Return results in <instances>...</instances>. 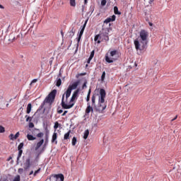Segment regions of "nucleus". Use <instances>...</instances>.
<instances>
[{
	"instance_id": "obj_1",
	"label": "nucleus",
	"mask_w": 181,
	"mask_h": 181,
	"mask_svg": "<svg viewBox=\"0 0 181 181\" xmlns=\"http://www.w3.org/2000/svg\"><path fill=\"white\" fill-rule=\"evenodd\" d=\"M80 92L79 88H77L76 90L74 92V94L72 95L71 98V100L69 104H67L66 98L65 100V95L66 94H63L62 98V103L61 105L64 110H69L70 108L73 107L74 106V101L78 98V93Z\"/></svg>"
},
{
	"instance_id": "obj_2",
	"label": "nucleus",
	"mask_w": 181,
	"mask_h": 181,
	"mask_svg": "<svg viewBox=\"0 0 181 181\" xmlns=\"http://www.w3.org/2000/svg\"><path fill=\"white\" fill-rule=\"evenodd\" d=\"M106 92L104 88H100V96L98 97V106L96 108V110L102 113L107 107V105L105 104V101Z\"/></svg>"
},
{
	"instance_id": "obj_3",
	"label": "nucleus",
	"mask_w": 181,
	"mask_h": 181,
	"mask_svg": "<svg viewBox=\"0 0 181 181\" xmlns=\"http://www.w3.org/2000/svg\"><path fill=\"white\" fill-rule=\"evenodd\" d=\"M121 53L119 52V51L114 49L110 52L109 56L108 54H105V61L107 63H113L114 62H116V60L119 59Z\"/></svg>"
},
{
	"instance_id": "obj_4",
	"label": "nucleus",
	"mask_w": 181,
	"mask_h": 181,
	"mask_svg": "<svg viewBox=\"0 0 181 181\" xmlns=\"http://www.w3.org/2000/svg\"><path fill=\"white\" fill-rule=\"evenodd\" d=\"M57 94V90H53L51 92H49V94L45 98L43 103L41 104V107L45 106L46 103H49V105H52L55 100Z\"/></svg>"
},
{
	"instance_id": "obj_5",
	"label": "nucleus",
	"mask_w": 181,
	"mask_h": 181,
	"mask_svg": "<svg viewBox=\"0 0 181 181\" xmlns=\"http://www.w3.org/2000/svg\"><path fill=\"white\" fill-rule=\"evenodd\" d=\"M149 36L148 32L146 31V30H141L139 33V41L144 47V45H147V39Z\"/></svg>"
},
{
	"instance_id": "obj_6",
	"label": "nucleus",
	"mask_w": 181,
	"mask_h": 181,
	"mask_svg": "<svg viewBox=\"0 0 181 181\" xmlns=\"http://www.w3.org/2000/svg\"><path fill=\"white\" fill-rule=\"evenodd\" d=\"M79 81H76L71 85H69L66 91L65 92L66 95V101H67L68 98L70 97L72 90H76L77 87L78 86Z\"/></svg>"
},
{
	"instance_id": "obj_7",
	"label": "nucleus",
	"mask_w": 181,
	"mask_h": 181,
	"mask_svg": "<svg viewBox=\"0 0 181 181\" xmlns=\"http://www.w3.org/2000/svg\"><path fill=\"white\" fill-rule=\"evenodd\" d=\"M88 21V18L86 20L84 25L83 26H81V30H80L78 37L77 38V42H78L77 46L78 47V42L81 40L82 35L84 33V30H85V28H86Z\"/></svg>"
},
{
	"instance_id": "obj_8",
	"label": "nucleus",
	"mask_w": 181,
	"mask_h": 181,
	"mask_svg": "<svg viewBox=\"0 0 181 181\" xmlns=\"http://www.w3.org/2000/svg\"><path fill=\"white\" fill-rule=\"evenodd\" d=\"M93 111H94V109L93 108V107H91L90 104L88 103V107H86V109L85 110V115L89 116L90 112L93 113Z\"/></svg>"
},
{
	"instance_id": "obj_9",
	"label": "nucleus",
	"mask_w": 181,
	"mask_h": 181,
	"mask_svg": "<svg viewBox=\"0 0 181 181\" xmlns=\"http://www.w3.org/2000/svg\"><path fill=\"white\" fill-rule=\"evenodd\" d=\"M25 170L29 169L32 165L30 158H27L23 164Z\"/></svg>"
},
{
	"instance_id": "obj_10",
	"label": "nucleus",
	"mask_w": 181,
	"mask_h": 181,
	"mask_svg": "<svg viewBox=\"0 0 181 181\" xmlns=\"http://www.w3.org/2000/svg\"><path fill=\"white\" fill-rule=\"evenodd\" d=\"M19 136H20V132H18L17 133H16V134H13V133H11L9 136H8V138H9V139L11 140V141H15V140H16L18 137H19Z\"/></svg>"
},
{
	"instance_id": "obj_11",
	"label": "nucleus",
	"mask_w": 181,
	"mask_h": 181,
	"mask_svg": "<svg viewBox=\"0 0 181 181\" xmlns=\"http://www.w3.org/2000/svg\"><path fill=\"white\" fill-rule=\"evenodd\" d=\"M116 19V16L113 15L110 18H107L105 21L104 23L108 24L110 23L111 21H115Z\"/></svg>"
},
{
	"instance_id": "obj_12",
	"label": "nucleus",
	"mask_w": 181,
	"mask_h": 181,
	"mask_svg": "<svg viewBox=\"0 0 181 181\" xmlns=\"http://www.w3.org/2000/svg\"><path fill=\"white\" fill-rule=\"evenodd\" d=\"M134 43L135 48H136V51H139V49L141 50V43L139 42V40H134Z\"/></svg>"
},
{
	"instance_id": "obj_13",
	"label": "nucleus",
	"mask_w": 181,
	"mask_h": 181,
	"mask_svg": "<svg viewBox=\"0 0 181 181\" xmlns=\"http://www.w3.org/2000/svg\"><path fill=\"white\" fill-rule=\"evenodd\" d=\"M45 142V139H42L40 140L39 142L37 143L36 146H35V151H37V149H39L42 145H43Z\"/></svg>"
},
{
	"instance_id": "obj_14",
	"label": "nucleus",
	"mask_w": 181,
	"mask_h": 181,
	"mask_svg": "<svg viewBox=\"0 0 181 181\" xmlns=\"http://www.w3.org/2000/svg\"><path fill=\"white\" fill-rule=\"evenodd\" d=\"M52 142V144L55 143V144H57V132L53 133Z\"/></svg>"
},
{
	"instance_id": "obj_15",
	"label": "nucleus",
	"mask_w": 181,
	"mask_h": 181,
	"mask_svg": "<svg viewBox=\"0 0 181 181\" xmlns=\"http://www.w3.org/2000/svg\"><path fill=\"white\" fill-rule=\"evenodd\" d=\"M76 30L74 29V27H72L71 29V31L69 32V38L71 39L73 38V36L75 35Z\"/></svg>"
},
{
	"instance_id": "obj_16",
	"label": "nucleus",
	"mask_w": 181,
	"mask_h": 181,
	"mask_svg": "<svg viewBox=\"0 0 181 181\" xmlns=\"http://www.w3.org/2000/svg\"><path fill=\"white\" fill-rule=\"evenodd\" d=\"M95 56V50L91 51L90 52V56L89 57L88 59V64H90V60L93 59V57Z\"/></svg>"
},
{
	"instance_id": "obj_17",
	"label": "nucleus",
	"mask_w": 181,
	"mask_h": 181,
	"mask_svg": "<svg viewBox=\"0 0 181 181\" xmlns=\"http://www.w3.org/2000/svg\"><path fill=\"white\" fill-rule=\"evenodd\" d=\"M100 35L103 36V37L108 35V30L107 29H103Z\"/></svg>"
},
{
	"instance_id": "obj_18",
	"label": "nucleus",
	"mask_w": 181,
	"mask_h": 181,
	"mask_svg": "<svg viewBox=\"0 0 181 181\" xmlns=\"http://www.w3.org/2000/svg\"><path fill=\"white\" fill-rule=\"evenodd\" d=\"M70 134H71V129H69V131L66 132V134H64V139L68 140L69 139H70Z\"/></svg>"
},
{
	"instance_id": "obj_19",
	"label": "nucleus",
	"mask_w": 181,
	"mask_h": 181,
	"mask_svg": "<svg viewBox=\"0 0 181 181\" xmlns=\"http://www.w3.org/2000/svg\"><path fill=\"white\" fill-rule=\"evenodd\" d=\"M100 35H97L95 36V38H94L95 42H97L98 44L101 42Z\"/></svg>"
},
{
	"instance_id": "obj_20",
	"label": "nucleus",
	"mask_w": 181,
	"mask_h": 181,
	"mask_svg": "<svg viewBox=\"0 0 181 181\" xmlns=\"http://www.w3.org/2000/svg\"><path fill=\"white\" fill-rule=\"evenodd\" d=\"M31 111H32V104L29 103V104H28L26 112H27V114H30L31 112Z\"/></svg>"
},
{
	"instance_id": "obj_21",
	"label": "nucleus",
	"mask_w": 181,
	"mask_h": 181,
	"mask_svg": "<svg viewBox=\"0 0 181 181\" xmlns=\"http://www.w3.org/2000/svg\"><path fill=\"white\" fill-rule=\"evenodd\" d=\"M90 134V131L89 129H86L84 132V136H83V139H85V140H87V138L89 136Z\"/></svg>"
},
{
	"instance_id": "obj_22",
	"label": "nucleus",
	"mask_w": 181,
	"mask_h": 181,
	"mask_svg": "<svg viewBox=\"0 0 181 181\" xmlns=\"http://www.w3.org/2000/svg\"><path fill=\"white\" fill-rule=\"evenodd\" d=\"M27 138H28V141H35V140H36V137L31 135V134H28Z\"/></svg>"
},
{
	"instance_id": "obj_23",
	"label": "nucleus",
	"mask_w": 181,
	"mask_h": 181,
	"mask_svg": "<svg viewBox=\"0 0 181 181\" xmlns=\"http://www.w3.org/2000/svg\"><path fill=\"white\" fill-rule=\"evenodd\" d=\"M91 100H92V107H95V100H96L95 95H93Z\"/></svg>"
},
{
	"instance_id": "obj_24",
	"label": "nucleus",
	"mask_w": 181,
	"mask_h": 181,
	"mask_svg": "<svg viewBox=\"0 0 181 181\" xmlns=\"http://www.w3.org/2000/svg\"><path fill=\"white\" fill-rule=\"evenodd\" d=\"M62 81L61 78H57V83H56V86H57V87H59V86L62 85Z\"/></svg>"
},
{
	"instance_id": "obj_25",
	"label": "nucleus",
	"mask_w": 181,
	"mask_h": 181,
	"mask_svg": "<svg viewBox=\"0 0 181 181\" xmlns=\"http://www.w3.org/2000/svg\"><path fill=\"white\" fill-rule=\"evenodd\" d=\"M54 177L60 178V181L64 180V176L63 174H58L57 175H55Z\"/></svg>"
},
{
	"instance_id": "obj_26",
	"label": "nucleus",
	"mask_w": 181,
	"mask_h": 181,
	"mask_svg": "<svg viewBox=\"0 0 181 181\" xmlns=\"http://www.w3.org/2000/svg\"><path fill=\"white\" fill-rule=\"evenodd\" d=\"M23 150L22 149H18V155L17 156V160L19 161V159L21 158V156L23 154Z\"/></svg>"
},
{
	"instance_id": "obj_27",
	"label": "nucleus",
	"mask_w": 181,
	"mask_h": 181,
	"mask_svg": "<svg viewBox=\"0 0 181 181\" xmlns=\"http://www.w3.org/2000/svg\"><path fill=\"white\" fill-rule=\"evenodd\" d=\"M114 12H115V14H116V15H121V12L119 11V9L117 7V6H115L114 8Z\"/></svg>"
},
{
	"instance_id": "obj_28",
	"label": "nucleus",
	"mask_w": 181,
	"mask_h": 181,
	"mask_svg": "<svg viewBox=\"0 0 181 181\" xmlns=\"http://www.w3.org/2000/svg\"><path fill=\"white\" fill-rule=\"evenodd\" d=\"M69 1H70L69 4L71 6L76 7V0H69Z\"/></svg>"
},
{
	"instance_id": "obj_29",
	"label": "nucleus",
	"mask_w": 181,
	"mask_h": 181,
	"mask_svg": "<svg viewBox=\"0 0 181 181\" xmlns=\"http://www.w3.org/2000/svg\"><path fill=\"white\" fill-rule=\"evenodd\" d=\"M25 118H26V122H30H30H32V120H33V117H31L30 116H28V115H25Z\"/></svg>"
},
{
	"instance_id": "obj_30",
	"label": "nucleus",
	"mask_w": 181,
	"mask_h": 181,
	"mask_svg": "<svg viewBox=\"0 0 181 181\" xmlns=\"http://www.w3.org/2000/svg\"><path fill=\"white\" fill-rule=\"evenodd\" d=\"M76 142H77V139H76V136H74V138L72 139L71 144H72L73 146H76Z\"/></svg>"
},
{
	"instance_id": "obj_31",
	"label": "nucleus",
	"mask_w": 181,
	"mask_h": 181,
	"mask_svg": "<svg viewBox=\"0 0 181 181\" xmlns=\"http://www.w3.org/2000/svg\"><path fill=\"white\" fill-rule=\"evenodd\" d=\"M36 136L37 138H42L44 136V133L43 132H39L37 134Z\"/></svg>"
},
{
	"instance_id": "obj_32",
	"label": "nucleus",
	"mask_w": 181,
	"mask_h": 181,
	"mask_svg": "<svg viewBox=\"0 0 181 181\" xmlns=\"http://www.w3.org/2000/svg\"><path fill=\"white\" fill-rule=\"evenodd\" d=\"M105 71H103V73L101 75V81L103 82V81L105 79Z\"/></svg>"
},
{
	"instance_id": "obj_33",
	"label": "nucleus",
	"mask_w": 181,
	"mask_h": 181,
	"mask_svg": "<svg viewBox=\"0 0 181 181\" xmlns=\"http://www.w3.org/2000/svg\"><path fill=\"white\" fill-rule=\"evenodd\" d=\"M4 132H5V128L4 126L0 125V134H3Z\"/></svg>"
},
{
	"instance_id": "obj_34",
	"label": "nucleus",
	"mask_w": 181,
	"mask_h": 181,
	"mask_svg": "<svg viewBox=\"0 0 181 181\" xmlns=\"http://www.w3.org/2000/svg\"><path fill=\"white\" fill-rule=\"evenodd\" d=\"M13 181H21V176L20 175L16 176Z\"/></svg>"
},
{
	"instance_id": "obj_35",
	"label": "nucleus",
	"mask_w": 181,
	"mask_h": 181,
	"mask_svg": "<svg viewBox=\"0 0 181 181\" xmlns=\"http://www.w3.org/2000/svg\"><path fill=\"white\" fill-rule=\"evenodd\" d=\"M28 127H29V128H34V127H35L34 123L30 122L29 124H28Z\"/></svg>"
},
{
	"instance_id": "obj_36",
	"label": "nucleus",
	"mask_w": 181,
	"mask_h": 181,
	"mask_svg": "<svg viewBox=\"0 0 181 181\" xmlns=\"http://www.w3.org/2000/svg\"><path fill=\"white\" fill-rule=\"evenodd\" d=\"M59 122H55V124H54V128L55 129V130H57V128H59Z\"/></svg>"
},
{
	"instance_id": "obj_37",
	"label": "nucleus",
	"mask_w": 181,
	"mask_h": 181,
	"mask_svg": "<svg viewBox=\"0 0 181 181\" xmlns=\"http://www.w3.org/2000/svg\"><path fill=\"white\" fill-rule=\"evenodd\" d=\"M24 147V143H20L19 146H18V149H22Z\"/></svg>"
},
{
	"instance_id": "obj_38",
	"label": "nucleus",
	"mask_w": 181,
	"mask_h": 181,
	"mask_svg": "<svg viewBox=\"0 0 181 181\" xmlns=\"http://www.w3.org/2000/svg\"><path fill=\"white\" fill-rule=\"evenodd\" d=\"M18 173H19V175H22V173H24V169H23V168H19V169L18 170Z\"/></svg>"
},
{
	"instance_id": "obj_39",
	"label": "nucleus",
	"mask_w": 181,
	"mask_h": 181,
	"mask_svg": "<svg viewBox=\"0 0 181 181\" xmlns=\"http://www.w3.org/2000/svg\"><path fill=\"white\" fill-rule=\"evenodd\" d=\"M85 88H87V81H86L82 86V89H85Z\"/></svg>"
},
{
	"instance_id": "obj_40",
	"label": "nucleus",
	"mask_w": 181,
	"mask_h": 181,
	"mask_svg": "<svg viewBox=\"0 0 181 181\" xmlns=\"http://www.w3.org/2000/svg\"><path fill=\"white\" fill-rule=\"evenodd\" d=\"M40 168H39L38 170H35V173H33V176H36L37 175V173H39L40 172Z\"/></svg>"
},
{
	"instance_id": "obj_41",
	"label": "nucleus",
	"mask_w": 181,
	"mask_h": 181,
	"mask_svg": "<svg viewBox=\"0 0 181 181\" xmlns=\"http://www.w3.org/2000/svg\"><path fill=\"white\" fill-rule=\"evenodd\" d=\"M107 3V0H102L101 1V5L102 6H105Z\"/></svg>"
},
{
	"instance_id": "obj_42",
	"label": "nucleus",
	"mask_w": 181,
	"mask_h": 181,
	"mask_svg": "<svg viewBox=\"0 0 181 181\" xmlns=\"http://www.w3.org/2000/svg\"><path fill=\"white\" fill-rule=\"evenodd\" d=\"M104 40H105V41H109V36H108V35H105V36L104 37Z\"/></svg>"
},
{
	"instance_id": "obj_43",
	"label": "nucleus",
	"mask_w": 181,
	"mask_h": 181,
	"mask_svg": "<svg viewBox=\"0 0 181 181\" xmlns=\"http://www.w3.org/2000/svg\"><path fill=\"white\" fill-rule=\"evenodd\" d=\"M37 79H33L32 81H31V83L30 84H32V83H37Z\"/></svg>"
},
{
	"instance_id": "obj_44",
	"label": "nucleus",
	"mask_w": 181,
	"mask_h": 181,
	"mask_svg": "<svg viewBox=\"0 0 181 181\" xmlns=\"http://www.w3.org/2000/svg\"><path fill=\"white\" fill-rule=\"evenodd\" d=\"M90 96H89L88 95H87L86 101H87L88 103H89V101H90Z\"/></svg>"
},
{
	"instance_id": "obj_45",
	"label": "nucleus",
	"mask_w": 181,
	"mask_h": 181,
	"mask_svg": "<svg viewBox=\"0 0 181 181\" xmlns=\"http://www.w3.org/2000/svg\"><path fill=\"white\" fill-rule=\"evenodd\" d=\"M67 113H68V111L66 110V111H64V112H63V114L62 115V117H64L65 115H66Z\"/></svg>"
},
{
	"instance_id": "obj_46",
	"label": "nucleus",
	"mask_w": 181,
	"mask_h": 181,
	"mask_svg": "<svg viewBox=\"0 0 181 181\" xmlns=\"http://www.w3.org/2000/svg\"><path fill=\"white\" fill-rule=\"evenodd\" d=\"M63 112L62 109H60L59 110H57V113L62 114Z\"/></svg>"
},
{
	"instance_id": "obj_47",
	"label": "nucleus",
	"mask_w": 181,
	"mask_h": 181,
	"mask_svg": "<svg viewBox=\"0 0 181 181\" xmlns=\"http://www.w3.org/2000/svg\"><path fill=\"white\" fill-rule=\"evenodd\" d=\"M90 93H91V89L90 88V90H89L88 92V95L89 97H90Z\"/></svg>"
},
{
	"instance_id": "obj_48",
	"label": "nucleus",
	"mask_w": 181,
	"mask_h": 181,
	"mask_svg": "<svg viewBox=\"0 0 181 181\" xmlns=\"http://www.w3.org/2000/svg\"><path fill=\"white\" fill-rule=\"evenodd\" d=\"M177 115H176V116L175 117V118L172 119V122H173V121L176 120V119H177Z\"/></svg>"
},
{
	"instance_id": "obj_49",
	"label": "nucleus",
	"mask_w": 181,
	"mask_h": 181,
	"mask_svg": "<svg viewBox=\"0 0 181 181\" xmlns=\"http://www.w3.org/2000/svg\"><path fill=\"white\" fill-rule=\"evenodd\" d=\"M49 140V136L47 135L46 138H45V142H47Z\"/></svg>"
},
{
	"instance_id": "obj_50",
	"label": "nucleus",
	"mask_w": 181,
	"mask_h": 181,
	"mask_svg": "<svg viewBox=\"0 0 181 181\" xmlns=\"http://www.w3.org/2000/svg\"><path fill=\"white\" fill-rule=\"evenodd\" d=\"M12 159V156H9L8 158L7 159V161H11Z\"/></svg>"
},
{
	"instance_id": "obj_51",
	"label": "nucleus",
	"mask_w": 181,
	"mask_h": 181,
	"mask_svg": "<svg viewBox=\"0 0 181 181\" xmlns=\"http://www.w3.org/2000/svg\"><path fill=\"white\" fill-rule=\"evenodd\" d=\"M90 10L91 11V13H93V12L94 11V8L90 7Z\"/></svg>"
},
{
	"instance_id": "obj_52",
	"label": "nucleus",
	"mask_w": 181,
	"mask_h": 181,
	"mask_svg": "<svg viewBox=\"0 0 181 181\" xmlns=\"http://www.w3.org/2000/svg\"><path fill=\"white\" fill-rule=\"evenodd\" d=\"M86 73H81L80 74V76H86Z\"/></svg>"
},
{
	"instance_id": "obj_53",
	"label": "nucleus",
	"mask_w": 181,
	"mask_h": 181,
	"mask_svg": "<svg viewBox=\"0 0 181 181\" xmlns=\"http://www.w3.org/2000/svg\"><path fill=\"white\" fill-rule=\"evenodd\" d=\"M40 109H37V111L35 112V114L39 113V112H40Z\"/></svg>"
},
{
	"instance_id": "obj_54",
	"label": "nucleus",
	"mask_w": 181,
	"mask_h": 181,
	"mask_svg": "<svg viewBox=\"0 0 181 181\" xmlns=\"http://www.w3.org/2000/svg\"><path fill=\"white\" fill-rule=\"evenodd\" d=\"M33 173H34V171H33V170H31V171L30 172L29 175H32L33 174Z\"/></svg>"
},
{
	"instance_id": "obj_55",
	"label": "nucleus",
	"mask_w": 181,
	"mask_h": 181,
	"mask_svg": "<svg viewBox=\"0 0 181 181\" xmlns=\"http://www.w3.org/2000/svg\"><path fill=\"white\" fill-rule=\"evenodd\" d=\"M148 25H150V27H152V25H153V24H152L151 22H149V23H148Z\"/></svg>"
},
{
	"instance_id": "obj_56",
	"label": "nucleus",
	"mask_w": 181,
	"mask_h": 181,
	"mask_svg": "<svg viewBox=\"0 0 181 181\" xmlns=\"http://www.w3.org/2000/svg\"><path fill=\"white\" fill-rule=\"evenodd\" d=\"M84 8H85V6H82V12L84 11Z\"/></svg>"
},
{
	"instance_id": "obj_57",
	"label": "nucleus",
	"mask_w": 181,
	"mask_h": 181,
	"mask_svg": "<svg viewBox=\"0 0 181 181\" xmlns=\"http://www.w3.org/2000/svg\"><path fill=\"white\" fill-rule=\"evenodd\" d=\"M0 8H4V6H2L1 4H0Z\"/></svg>"
},
{
	"instance_id": "obj_58",
	"label": "nucleus",
	"mask_w": 181,
	"mask_h": 181,
	"mask_svg": "<svg viewBox=\"0 0 181 181\" xmlns=\"http://www.w3.org/2000/svg\"><path fill=\"white\" fill-rule=\"evenodd\" d=\"M84 1H85V4H87V0H84Z\"/></svg>"
},
{
	"instance_id": "obj_59",
	"label": "nucleus",
	"mask_w": 181,
	"mask_h": 181,
	"mask_svg": "<svg viewBox=\"0 0 181 181\" xmlns=\"http://www.w3.org/2000/svg\"><path fill=\"white\" fill-rule=\"evenodd\" d=\"M61 34L63 35V32L62 31L61 32Z\"/></svg>"
},
{
	"instance_id": "obj_60",
	"label": "nucleus",
	"mask_w": 181,
	"mask_h": 181,
	"mask_svg": "<svg viewBox=\"0 0 181 181\" xmlns=\"http://www.w3.org/2000/svg\"><path fill=\"white\" fill-rule=\"evenodd\" d=\"M6 106H8V104H7Z\"/></svg>"
}]
</instances>
